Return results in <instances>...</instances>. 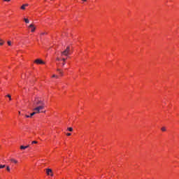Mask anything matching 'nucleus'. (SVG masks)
Here are the masks:
<instances>
[{
  "label": "nucleus",
  "mask_w": 179,
  "mask_h": 179,
  "mask_svg": "<svg viewBox=\"0 0 179 179\" xmlns=\"http://www.w3.org/2000/svg\"><path fill=\"white\" fill-rule=\"evenodd\" d=\"M71 55V47L67 46V48L61 52L62 57H68Z\"/></svg>",
  "instance_id": "nucleus-1"
},
{
  "label": "nucleus",
  "mask_w": 179,
  "mask_h": 179,
  "mask_svg": "<svg viewBox=\"0 0 179 179\" xmlns=\"http://www.w3.org/2000/svg\"><path fill=\"white\" fill-rule=\"evenodd\" d=\"M44 106L45 105H41L39 106H37L36 108H34L33 109V111H38V112L41 111V110H44Z\"/></svg>",
  "instance_id": "nucleus-2"
},
{
  "label": "nucleus",
  "mask_w": 179,
  "mask_h": 179,
  "mask_svg": "<svg viewBox=\"0 0 179 179\" xmlns=\"http://www.w3.org/2000/svg\"><path fill=\"white\" fill-rule=\"evenodd\" d=\"M35 104L36 106H43V105H45L44 102L41 100H39V99H35Z\"/></svg>",
  "instance_id": "nucleus-3"
},
{
  "label": "nucleus",
  "mask_w": 179,
  "mask_h": 179,
  "mask_svg": "<svg viewBox=\"0 0 179 179\" xmlns=\"http://www.w3.org/2000/svg\"><path fill=\"white\" fill-rule=\"evenodd\" d=\"M46 173L48 176H51L52 177V176H54V174H52V170H51L50 169H46Z\"/></svg>",
  "instance_id": "nucleus-4"
},
{
  "label": "nucleus",
  "mask_w": 179,
  "mask_h": 179,
  "mask_svg": "<svg viewBox=\"0 0 179 179\" xmlns=\"http://www.w3.org/2000/svg\"><path fill=\"white\" fill-rule=\"evenodd\" d=\"M35 64H45V62H44L43 60L40 59H37L36 60H35Z\"/></svg>",
  "instance_id": "nucleus-5"
},
{
  "label": "nucleus",
  "mask_w": 179,
  "mask_h": 179,
  "mask_svg": "<svg viewBox=\"0 0 179 179\" xmlns=\"http://www.w3.org/2000/svg\"><path fill=\"white\" fill-rule=\"evenodd\" d=\"M29 27H30L31 33H34V30H36V27H34V24H31Z\"/></svg>",
  "instance_id": "nucleus-6"
},
{
  "label": "nucleus",
  "mask_w": 179,
  "mask_h": 179,
  "mask_svg": "<svg viewBox=\"0 0 179 179\" xmlns=\"http://www.w3.org/2000/svg\"><path fill=\"white\" fill-rule=\"evenodd\" d=\"M26 6H29V4H24V5H22V6H21V9L22 10H24V9H26Z\"/></svg>",
  "instance_id": "nucleus-7"
},
{
  "label": "nucleus",
  "mask_w": 179,
  "mask_h": 179,
  "mask_svg": "<svg viewBox=\"0 0 179 179\" xmlns=\"http://www.w3.org/2000/svg\"><path fill=\"white\" fill-rule=\"evenodd\" d=\"M27 148H29V145H27V146H24V145H21L20 146V149L22 150H24V149H27Z\"/></svg>",
  "instance_id": "nucleus-8"
},
{
  "label": "nucleus",
  "mask_w": 179,
  "mask_h": 179,
  "mask_svg": "<svg viewBox=\"0 0 179 179\" xmlns=\"http://www.w3.org/2000/svg\"><path fill=\"white\" fill-rule=\"evenodd\" d=\"M62 61H63L62 65H63V66H65V61H66V59L62 58Z\"/></svg>",
  "instance_id": "nucleus-9"
},
{
  "label": "nucleus",
  "mask_w": 179,
  "mask_h": 179,
  "mask_svg": "<svg viewBox=\"0 0 179 179\" xmlns=\"http://www.w3.org/2000/svg\"><path fill=\"white\" fill-rule=\"evenodd\" d=\"M10 162H13V163H15V164L17 163V160H16L15 159H11Z\"/></svg>",
  "instance_id": "nucleus-10"
},
{
  "label": "nucleus",
  "mask_w": 179,
  "mask_h": 179,
  "mask_svg": "<svg viewBox=\"0 0 179 179\" xmlns=\"http://www.w3.org/2000/svg\"><path fill=\"white\" fill-rule=\"evenodd\" d=\"M4 43H5V41H3V40L0 38V45H3Z\"/></svg>",
  "instance_id": "nucleus-11"
},
{
  "label": "nucleus",
  "mask_w": 179,
  "mask_h": 179,
  "mask_svg": "<svg viewBox=\"0 0 179 179\" xmlns=\"http://www.w3.org/2000/svg\"><path fill=\"white\" fill-rule=\"evenodd\" d=\"M25 23H30V21L27 18H24Z\"/></svg>",
  "instance_id": "nucleus-12"
},
{
  "label": "nucleus",
  "mask_w": 179,
  "mask_h": 179,
  "mask_svg": "<svg viewBox=\"0 0 179 179\" xmlns=\"http://www.w3.org/2000/svg\"><path fill=\"white\" fill-rule=\"evenodd\" d=\"M68 131H69L70 132H72L73 131V129L72 127H69Z\"/></svg>",
  "instance_id": "nucleus-13"
},
{
  "label": "nucleus",
  "mask_w": 179,
  "mask_h": 179,
  "mask_svg": "<svg viewBox=\"0 0 179 179\" xmlns=\"http://www.w3.org/2000/svg\"><path fill=\"white\" fill-rule=\"evenodd\" d=\"M6 97H8L10 101L12 100V96H10V94L6 95Z\"/></svg>",
  "instance_id": "nucleus-14"
},
{
  "label": "nucleus",
  "mask_w": 179,
  "mask_h": 179,
  "mask_svg": "<svg viewBox=\"0 0 179 179\" xmlns=\"http://www.w3.org/2000/svg\"><path fill=\"white\" fill-rule=\"evenodd\" d=\"M8 45H12V42L10 41H7Z\"/></svg>",
  "instance_id": "nucleus-15"
},
{
  "label": "nucleus",
  "mask_w": 179,
  "mask_h": 179,
  "mask_svg": "<svg viewBox=\"0 0 179 179\" xmlns=\"http://www.w3.org/2000/svg\"><path fill=\"white\" fill-rule=\"evenodd\" d=\"M161 130H162L163 132H166V127H162Z\"/></svg>",
  "instance_id": "nucleus-16"
},
{
  "label": "nucleus",
  "mask_w": 179,
  "mask_h": 179,
  "mask_svg": "<svg viewBox=\"0 0 179 179\" xmlns=\"http://www.w3.org/2000/svg\"><path fill=\"white\" fill-rule=\"evenodd\" d=\"M6 167V165H0V169H5Z\"/></svg>",
  "instance_id": "nucleus-17"
},
{
  "label": "nucleus",
  "mask_w": 179,
  "mask_h": 179,
  "mask_svg": "<svg viewBox=\"0 0 179 179\" xmlns=\"http://www.w3.org/2000/svg\"><path fill=\"white\" fill-rule=\"evenodd\" d=\"M52 78H56L57 79H58V76L54 74V75L52 76Z\"/></svg>",
  "instance_id": "nucleus-18"
},
{
  "label": "nucleus",
  "mask_w": 179,
  "mask_h": 179,
  "mask_svg": "<svg viewBox=\"0 0 179 179\" xmlns=\"http://www.w3.org/2000/svg\"><path fill=\"white\" fill-rule=\"evenodd\" d=\"M33 115H36V113L33 112L30 114V117H33Z\"/></svg>",
  "instance_id": "nucleus-19"
},
{
  "label": "nucleus",
  "mask_w": 179,
  "mask_h": 179,
  "mask_svg": "<svg viewBox=\"0 0 179 179\" xmlns=\"http://www.w3.org/2000/svg\"><path fill=\"white\" fill-rule=\"evenodd\" d=\"M6 170H7V171H10V168L9 166H7Z\"/></svg>",
  "instance_id": "nucleus-20"
},
{
  "label": "nucleus",
  "mask_w": 179,
  "mask_h": 179,
  "mask_svg": "<svg viewBox=\"0 0 179 179\" xmlns=\"http://www.w3.org/2000/svg\"><path fill=\"white\" fill-rule=\"evenodd\" d=\"M59 73L61 75V76H64V72L60 71V73Z\"/></svg>",
  "instance_id": "nucleus-21"
},
{
  "label": "nucleus",
  "mask_w": 179,
  "mask_h": 179,
  "mask_svg": "<svg viewBox=\"0 0 179 179\" xmlns=\"http://www.w3.org/2000/svg\"><path fill=\"white\" fill-rule=\"evenodd\" d=\"M34 113H36V114H39L40 110L38 112L37 110H34Z\"/></svg>",
  "instance_id": "nucleus-22"
},
{
  "label": "nucleus",
  "mask_w": 179,
  "mask_h": 179,
  "mask_svg": "<svg viewBox=\"0 0 179 179\" xmlns=\"http://www.w3.org/2000/svg\"><path fill=\"white\" fill-rule=\"evenodd\" d=\"M25 117H26L27 118H31V116L28 115H25Z\"/></svg>",
  "instance_id": "nucleus-23"
},
{
  "label": "nucleus",
  "mask_w": 179,
  "mask_h": 179,
  "mask_svg": "<svg viewBox=\"0 0 179 179\" xmlns=\"http://www.w3.org/2000/svg\"><path fill=\"white\" fill-rule=\"evenodd\" d=\"M57 72H59V73H60V72L62 71L61 69H57Z\"/></svg>",
  "instance_id": "nucleus-24"
},
{
  "label": "nucleus",
  "mask_w": 179,
  "mask_h": 179,
  "mask_svg": "<svg viewBox=\"0 0 179 179\" xmlns=\"http://www.w3.org/2000/svg\"><path fill=\"white\" fill-rule=\"evenodd\" d=\"M56 61H61V59H59V57H57Z\"/></svg>",
  "instance_id": "nucleus-25"
},
{
  "label": "nucleus",
  "mask_w": 179,
  "mask_h": 179,
  "mask_svg": "<svg viewBox=\"0 0 179 179\" xmlns=\"http://www.w3.org/2000/svg\"><path fill=\"white\" fill-rule=\"evenodd\" d=\"M44 34H46V33L45 32H43V33L41 34V36H44Z\"/></svg>",
  "instance_id": "nucleus-26"
},
{
  "label": "nucleus",
  "mask_w": 179,
  "mask_h": 179,
  "mask_svg": "<svg viewBox=\"0 0 179 179\" xmlns=\"http://www.w3.org/2000/svg\"><path fill=\"white\" fill-rule=\"evenodd\" d=\"M34 143H38V142L36 141H32V144H34Z\"/></svg>",
  "instance_id": "nucleus-27"
},
{
  "label": "nucleus",
  "mask_w": 179,
  "mask_h": 179,
  "mask_svg": "<svg viewBox=\"0 0 179 179\" xmlns=\"http://www.w3.org/2000/svg\"><path fill=\"white\" fill-rule=\"evenodd\" d=\"M5 2H10V0H3Z\"/></svg>",
  "instance_id": "nucleus-28"
},
{
  "label": "nucleus",
  "mask_w": 179,
  "mask_h": 179,
  "mask_svg": "<svg viewBox=\"0 0 179 179\" xmlns=\"http://www.w3.org/2000/svg\"><path fill=\"white\" fill-rule=\"evenodd\" d=\"M66 135L67 136H71V133H67Z\"/></svg>",
  "instance_id": "nucleus-29"
},
{
  "label": "nucleus",
  "mask_w": 179,
  "mask_h": 179,
  "mask_svg": "<svg viewBox=\"0 0 179 179\" xmlns=\"http://www.w3.org/2000/svg\"><path fill=\"white\" fill-rule=\"evenodd\" d=\"M83 2H87V0H82Z\"/></svg>",
  "instance_id": "nucleus-30"
},
{
  "label": "nucleus",
  "mask_w": 179,
  "mask_h": 179,
  "mask_svg": "<svg viewBox=\"0 0 179 179\" xmlns=\"http://www.w3.org/2000/svg\"><path fill=\"white\" fill-rule=\"evenodd\" d=\"M19 114H20V112H19Z\"/></svg>",
  "instance_id": "nucleus-31"
}]
</instances>
